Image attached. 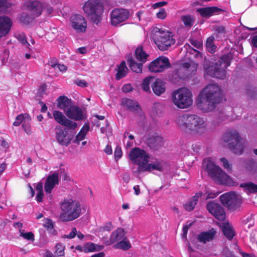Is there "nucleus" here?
<instances>
[{
  "label": "nucleus",
  "mask_w": 257,
  "mask_h": 257,
  "mask_svg": "<svg viewBox=\"0 0 257 257\" xmlns=\"http://www.w3.org/2000/svg\"><path fill=\"white\" fill-rule=\"evenodd\" d=\"M223 94L220 87L214 83L207 85L200 92L198 97V107L204 112L214 110L216 105L223 99Z\"/></svg>",
  "instance_id": "nucleus-1"
},
{
  "label": "nucleus",
  "mask_w": 257,
  "mask_h": 257,
  "mask_svg": "<svg viewBox=\"0 0 257 257\" xmlns=\"http://www.w3.org/2000/svg\"><path fill=\"white\" fill-rule=\"evenodd\" d=\"M177 122L180 127L197 134L204 132L207 127V123L203 118L194 114L186 113L180 115Z\"/></svg>",
  "instance_id": "nucleus-2"
},
{
  "label": "nucleus",
  "mask_w": 257,
  "mask_h": 257,
  "mask_svg": "<svg viewBox=\"0 0 257 257\" xmlns=\"http://www.w3.org/2000/svg\"><path fill=\"white\" fill-rule=\"evenodd\" d=\"M203 164L208 175L216 183L219 184L231 185L233 181L218 166L212 162L210 159L203 161Z\"/></svg>",
  "instance_id": "nucleus-3"
},
{
  "label": "nucleus",
  "mask_w": 257,
  "mask_h": 257,
  "mask_svg": "<svg viewBox=\"0 0 257 257\" xmlns=\"http://www.w3.org/2000/svg\"><path fill=\"white\" fill-rule=\"evenodd\" d=\"M60 218L63 222H69L78 218L81 214V205L78 201L65 199L61 203Z\"/></svg>",
  "instance_id": "nucleus-4"
},
{
  "label": "nucleus",
  "mask_w": 257,
  "mask_h": 257,
  "mask_svg": "<svg viewBox=\"0 0 257 257\" xmlns=\"http://www.w3.org/2000/svg\"><path fill=\"white\" fill-rule=\"evenodd\" d=\"M232 59V56L230 53L222 55L217 62L205 69L206 74L212 77L224 79L226 74L225 69L230 66Z\"/></svg>",
  "instance_id": "nucleus-5"
},
{
  "label": "nucleus",
  "mask_w": 257,
  "mask_h": 257,
  "mask_svg": "<svg viewBox=\"0 0 257 257\" xmlns=\"http://www.w3.org/2000/svg\"><path fill=\"white\" fill-rule=\"evenodd\" d=\"M83 10L93 24L98 25L100 23L104 8L100 0H88Z\"/></svg>",
  "instance_id": "nucleus-6"
},
{
  "label": "nucleus",
  "mask_w": 257,
  "mask_h": 257,
  "mask_svg": "<svg viewBox=\"0 0 257 257\" xmlns=\"http://www.w3.org/2000/svg\"><path fill=\"white\" fill-rule=\"evenodd\" d=\"M222 140L228 143V148L235 154L241 155L243 153L244 141L236 130L231 129L226 131L223 136Z\"/></svg>",
  "instance_id": "nucleus-7"
},
{
  "label": "nucleus",
  "mask_w": 257,
  "mask_h": 257,
  "mask_svg": "<svg viewBox=\"0 0 257 257\" xmlns=\"http://www.w3.org/2000/svg\"><path fill=\"white\" fill-rule=\"evenodd\" d=\"M193 95L191 91L186 87L180 88L174 90L172 94L174 104L178 108H188L193 104Z\"/></svg>",
  "instance_id": "nucleus-8"
},
{
  "label": "nucleus",
  "mask_w": 257,
  "mask_h": 257,
  "mask_svg": "<svg viewBox=\"0 0 257 257\" xmlns=\"http://www.w3.org/2000/svg\"><path fill=\"white\" fill-rule=\"evenodd\" d=\"M154 40L159 49L165 51L175 43L172 33L159 29L154 36Z\"/></svg>",
  "instance_id": "nucleus-9"
},
{
  "label": "nucleus",
  "mask_w": 257,
  "mask_h": 257,
  "mask_svg": "<svg viewBox=\"0 0 257 257\" xmlns=\"http://www.w3.org/2000/svg\"><path fill=\"white\" fill-rule=\"evenodd\" d=\"M219 199L222 204L231 211L238 210L242 204L240 197L234 192L224 193L220 196Z\"/></svg>",
  "instance_id": "nucleus-10"
},
{
  "label": "nucleus",
  "mask_w": 257,
  "mask_h": 257,
  "mask_svg": "<svg viewBox=\"0 0 257 257\" xmlns=\"http://www.w3.org/2000/svg\"><path fill=\"white\" fill-rule=\"evenodd\" d=\"M149 155L147 152L139 148H134L131 150L129 154V159L132 162L138 165H145L149 162Z\"/></svg>",
  "instance_id": "nucleus-11"
},
{
  "label": "nucleus",
  "mask_w": 257,
  "mask_h": 257,
  "mask_svg": "<svg viewBox=\"0 0 257 257\" xmlns=\"http://www.w3.org/2000/svg\"><path fill=\"white\" fill-rule=\"evenodd\" d=\"M171 67L169 59L164 56L159 57L148 65L149 71L154 73L162 72Z\"/></svg>",
  "instance_id": "nucleus-12"
},
{
  "label": "nucleus",
  "mask_w": 257,
  "mask_h": 257,
  "mask_svg": "<svg viewBox=\"0 0 257 257\" xmlns=\"http://www.w3.org/2000/svg\"><path fill=\"white\" fill-rule=\"evenodd\" d=\"M206 209L216 219L224 221L226 218V212L220 204L214 201H209L206 204Z\"/></svg>",
  "instance_id": "nucleus-13"
},
{
  "label": "nucleus",
  "mask_w": 257,
  "mask_h": 257,
  "mask_svg": "<svg viewBox=\"0 0 257 257\" xmlns=\"http://www.w3.org/2000/svg\"><path fill=\"white\" fill-rule=\"evenodd\" d=\"M130 16L129 11L124 9H115L111 13V24L116 26L126 20Z\"/></svg>",
  "instance_id": "nucleus-14"
},
{
  "label": "nucleus",
  "mask_w": 257,
  "mask_h": 257,
  "mask_svg": "<svg viewBox=\"0 0 257 257\" xmlns=\"http://www.w3.org/2000/svg\"><path fill=\"white\" fill-rule=\"evenodd\" d=\"M55 131L56 139L60 145L67 147L70 144L73 137L68 134L66 128L58 125L56 127Z\"/></svg>",
  "instance_id": "nucleus-15"
},
{
  "label": "nucleus",
  "mask_w": 257,
  "mask_h": 257,
  "mask_svg": "<svg viewBox=\"0 0 257 257\" xmlns=\"http://www.w3.org/2000/svg\"><path fill=\"white\" fill-rule=\"evenodd\" d=\"M72 27L78 33H84L87 28V21L85 18L80 14L73 15L71 18Z\"/></svg>",
  "instance_id": "nucleus-16"
},
{
  "label": "nucleus",
  "mask_w": 257,
  "mask_h": 257,
  "mask_svg": "<svg viewBox=\"0 0 257 257\" xmlns=\"http://www.w3.org/2000/svg\"><path fill=\"white\" fill-rule=\"evenodd\" d=\"M41 0H30L27 5V9L33 18L39 17L43 11L42 4Z\"/></svg>",
  "instance_id": "nucleus-17"
},
{
  "label": "nucleus",
  "mask_w": 257,
  "mask_h": 257,
  "mask_svg": "<svg viewBox=\"0 0 257 257\" xmlns=\"http://www.w3.org/2000/svg\"><path fill=\"white\" fill-rule=\"evenodd\" d=\"M164 165L162 161H158L154 162L153 163H148L145 165H141L140 167H138L136 172L138 173L144 172H151L152 170H157L159 171H163Z\"/></svg>",
  "instance_id": "nucleus-18"
},
{
  "label": "nucleus",
  "mask_w": 257,
  "mask_h": 257,
  "mask_svg": "<svg viewBox=\"0 0 257 257\" xmlns=\"http://www.w3.org/2000/svg\"><path fill=\"white\" fill-rule=\"evenodd\" d=\"M147 144L151 150L157 151L164 145L163 139L159 136H150L147 139Z\"/></svg>",
  "instance_id": "nucleus-19"
},
{
  "label": "nucleus",
  "mask_w": 257,
  "mask_h": 257,
  "mask_svg": "<svg viewBox=\"0 0 257 257\" xmlns=\"http://www.w3.org/2000/svg\"><path fill=\"white\" fill-rule=\"evenodd\" d=\"M121 104L123 107L127 110L134 113H139L141 108L138 102L130 98L122 99Z\"/></svg>",
  "instance_id": "nucleus-20"
},
{
  "label": "nucleus",
  "mask_w": 257,
  "mask_h": 257,
  "mask_svg": "<svg viewBox=\"0 0 257 257\" xmlns=\"http://www.w3.org/2000/svg\"><path fill=\"white\" fill-rule=\"evenodd\" d=\"M59 181V174L58 173L55 172L49 175L46 179L44 186L46 193H51L55 185L58 184Z\"/></svg>",
  "instance_id": "nucleus-21"
},
{
  "label": "nucleus",
  "mask_w": 257,
  "mask_h": 257,
  "mask_svg": "<svg viewBox=\"0 0 257 257\" xmlns=\"http://www.w3.org/2000/svg\"><path fill=\"white\" fill-rule=\"evenodd\" d=\"M12 25L10 18L0 17V37H4L10 32Z\"/></svg>",
  "instance_id": "nucleus-22"
},
{
  "label": "nucleus",
  "mask_w": 257,
  "mask_h": 257,
  "mask_svg": "<svg viewBox=\"0 0 257 257\" xmlns=\"http://www.w3.org/2000/svg\"><path fill=\"white\" fill-rule=\"evenodd\" d=\"M66 115L70 118L76 120H80L83 119L82 111L78 106L72 105L66 112Z\"/></svg>",
  "instance_id": "nucleus-23"
},
{
  "label": "nucleus",
  "mask_w": 257,
  "mask_h": 257,
  "mask_svg": "<svg viewBox=\"0 0 257 257\" xmlns=\"http://www.w3.org/2000/svg\"><path fill=\"white\" fill-rule=\"evenodd\" d=\"M197 11L202 17L209 18L214 14H219L220 12H223V10L217 7H211L200 8L197 9Z\"/></svg>",
  "instance_id": "nucleus-24"
},
{
  "label": "nucleus",
  "mask_w": 257,
  "mask_h": 257,
  "mask_svg": "<svg viewBox=\"0 0 257 257\" xmlns=\"http://www.w3.org/2000/svg\"><path fill=\"white\" fill-rule=\"evenodd\" d=\"M153 92L157 96L164 94L166 91V83L162 80L157 78L152 84Z\"/></svg>",
  "instance_id": "nucleus-25"
},
{
  "label": "nucleus",
  "mask_w": 257,
  "mask_h": 257,
  "mask_svg": "<svg viewBox=\"0 0 257 257\" xmlns=\"http://www.w3.org/2000/svg\"><path fill=\"white\" fill-rule=\"evenodd\" d=\"M57 101L58 102V108L64 110L65 112V113L72 105L71 100L69 99L67 96H59L57 98Z\"/></svg>",
  "instance_id": "nucleus-26"
},
{
  "label": "nucleus",
  "mask_w": 257,
  "mask_h": 257,
  "mask_svg": "<svg viewBox=\"0 0 257 257\" xmlns=\"http://www.w3.org/2000/svg\"><path fill=\"white\" fill-rule=\"evenodd\" d=\"M127 62L130 68L134 72L137 73H141L143 70V64L144 63L140 62L137 63L133 59L132 55H130L127 57Z\"/></svg>",
  "instance_id": "nucleus-27"
},
{
  "label": "nucleus",
  "mask_w": 257,
  "mask_h": 257,
  "mask_svg": "<svg viewBox=\"0 0 257 257\" xmlns=\"http://www.w3.org/2000/svg\"><path fill=\"white\" fill-rule=\"evenodd\" d=\"M216 234V231L213 228H211L206 232H202L198 235V240L203 243H206L212 240Z\"/></svg>",
  "instance_id": "nucleus-28"
},
{
  "label": "nucleus",
  "mask_w": 257,
  "mask_h": 257,
  "mask_svg": "<svg viewBox=\"0 0 257 257\" xmlns=\"http://www.w3.org/2000/svg\"><path fill=\"white\" fill-rule=\"evenodd\" d=\"M123 239H126V236L124 230L121 228H118L112 232L110 237L111 243L118 242Z\"/></svg>",
  "instance_id": "nucleus-29"
},
{
  "label": "nucleus",
  "mask_w": 257,
  "mask_h": 257,
  "mask_svg": "<svg viewBox=\"0 0 257 257\" xmlns=\"http://www.w3.org/2000/svg\"><path fill=\"white\" fill-rule=\"evenodd\" d=\"M201 192H197L195 195L187 203L183 205L184 209L187 211H192L196 206L197 202L200 197L202 196Z\"/></svg>",
  "instance_id": "nucleus-30"
},
{
  "label": "nucleus",
  "mask_w": 257,
  "mask_h": 257,
  "mask_svg": "<svg viewBox=\"0 0 257 257\" xmlns=\"http://www.w3.org/2000/svg\"><path fill=\"white\" fill-rule=\"evenodd\" d=\"M128 69L126 66L125 62L122 61L118 66L117 73L115 74V79L119 80L125 77L128 73Z\"/></svg>",
  "instance_id": "nucleus-31"
},
{
  "label": "nucleus",
  "mask_w": 257,
  "mask_h": 257,
  "mask_svg": "<svg viewBox=\"0 0 257 257\" xmlns=\"http://www.w3.org/2000/svg\"><path fill=\"white\" fill-rule=\"evenodd\" d=\"M135 56L138 61L145 63L147 61L149 55L144 51L143 46H139L135 50Z\"/></svg>",
  "instance_id": "nucleus-32"
},
{
  "label": "nucleus",
  "mask_w": 257,
  "mask_h": 257,
  "mask_svg": "<svg viewBox=\"0 0 257 257\" xmlns=\"http://www.w3.org/2000/svg\"><path fill=\"white\" fill-rule=\"evenodd\" d=\"M44 227L46 228L48 232L52 235H56L57 231L54 229L55 222L52 219L46 218L44 219Z\"/></svg>",
  "instance_id": "nucleus-33"
},
{
  "label": "nucleus",
  "mask_w": 257,
  "mask_h": 257,
  "mask_svg": "<svg viewBox=\"0 0 257 257\" xmlns=\"http://www.w3.org/2000/svg\"><path fill=\"white\" fill-rule=\"evenodd\" d=\"M222 232L224 236L229 240H231L235 235V230L228 224L223 226Z\"/></svg>",
  "instance_id": "nucleus-34"
},
{
  "label": "nucleus",
  "mask_w": 257,
  "mask_h": 257,
  "mask_svg": "<svg viewBox=\"0 0 257 257\" xmlns=\"http://www.w3.org/2000/svg\"><path fill=\"white\" fill-rule=\"evenodd\" d=\"M240 187L243 188L245 192L249 193L257 192V184L251 182L242 183L240 185Z\"/></svg>",
  "instance_id": "nucleus-35"
},
{
  "label": "nucleus",
  "mask_w": 257,
  "mask_h": 257,
  "mask_svg": "<svg viewBox=\"0 0 257 257\" xmlns=\"http://www.w3.org/2000/svg\"><path fill=\"white\" fill-rule=\"evenodd\" d=\"M181 20L183 23L184 26L188 28H191L194 23V17L189 15L182 16Z\"/></svg>",
  "instance_id": "nucleus-36"
},
{
  "label": "nucleus",
  "mask_w": 257,
  "mask_h": 257,
  "mask_svg": "<svg viewBox=\"0 0 257 257\" xmlns=\"http://www.w3.org/2000/svg\"><path fill=\"white\" fill-rule=\"evenodd\" d=\"M214 38L213 36H210L207 39L206 47L207 51L210 53H213L215 52L216 46L214 44Z\"/></svg>",
  "instance_id": "nucleus-37"
},
{
  "label": "nucleus",
  "mask_w": 257,
  "mask_h": 257,
  "mask_svg": "<svg viewBox=\"0 0 257 257\" xmlns=\"http://www.w3.org/2000/svg\"><path fill=\"white\" fill-rule=\"evenodd\" d=\"M52 114L55 120L61 125L62 124L66 118L62 112L58 110H54L52 112Z\"/></svg>",
  "instance_id": "nucleus-38"
},
{
  "label": "nucleus",
  "mask_w": 257,
  "mask_h": 257,
  "mask_svg": "<svg viewBox=\"0 0 257 257\" xmlns=\"http://www.w3.org/2000/svg\"><path fill=\"white\" fill-rule=\"evenodd\" d=\"M164 105L160 102H155L154 103L152 110L157 115L160 116L162 114L164 111Z\"/></svg>",
  "instance_id": "nucleus-39"
},
{
  "label": "nucleus",
  "mask_w": 257,
  "mask_h": 257,
  "mask_svg": "<svg viewBox=\"0 0 257 257\" xmlns=\"http://www.w3.org/2000/svg\"><path fill=\"white\" fill-rule=\"evenodd\" d=\"M154 78L153 77L148 76L143 80L142 84V88L144 91L151 92L150 84L151 80H152Z\"/></svg>",
  "instance_id": "nucleus-40"
},
{
  "label": "nucleus",
  "mask_w": 257,
  "mask_h": 257,
  "mask_svg": "<svg viewBox=\"0 0 257 257\" xmlns=\"http://www.w3.org/2000/svg\"><path fill=\"white\" fill-rule=\"evenodd\" d=\"M131 247L130 242L128 240H125V239H123L115 244L116 248H120L124 250L128 249Z\"/></svg>",
  "instance_id": "nucleus-41"
},
{
  "label": "nucleus",
  "mask_w": 257,
  "mask_h": 257,
  "mask_svg": "<svg viewBox=\"0 0 257 257\" xmlns=\"http://www.w3.org/2000/svg\"><path fill=\"white\" fill-rule=\"evenodd\" d=\"M25 118L31 119L30 115L27 113L20 114L17 115L15 121L13 122V125L16 126H19Z\"/></svg>",
  "instance_id": "nucleus-42"
},
{
  "label": "nucleus",
  "mask_w": 257,
  "mask_h": 257,
  "mask_svg": "<svg viewBox=\"0 0 257 257\" xmlns=\"http://www.w3.org/2000/svg\"><path fill=\"white\" fill-rule=\"evenodd\" d=\"M244 167L248 171H254L256 169V163L253 160H248L244 161Z\"/></svg>",
  "instance_id": "nucleus-43"
},
{
  "label": "nucleus",
  "mask_w": 257,
  "mask_h": 257,
  "mask_svg": "<svg viewBox=\"0 0 257 257\" xmlns=\"http://www.w3.org/2000/svg\"><path fill=\"white\" fill-rule=\"evenodd\" d=\"M65 246L61 243H58L55 245V254L57 256H63L65 254Z\"/></svg>",
  "instance_id": "nucleus-44"
},
{
  "label": "nucleus",
  "mask_w": 257,
  "mask_h": 257,
  "mask_svg": "<svg viewBox=\"0 0 257 257\" xmlns=\"http://www.w3.org/2000/svg\"><path fill=\"white\" fill-rule=\"evenodd\" d=\"M188 41L193 46L198 49H201L203 47L202 41L201 40L190 38Z\"/></svg>",
  "instance_id": "nucleus-45"
},
{
  "label": "nucleus",
  "mask_w": 257,
  "mask_h": 257,
  "mask_svg": "<svg viewBox=\"0 0 257 257\" xmlns=\"http://www.w3.org/2000/svg\"><path fill=\"white\" fill-rule=\"evenodd\" d=\"M62 125L72 130H75L77 127V124L76 122L72 121L67 118H66Z\"/></svg>",
  "instance_id": "nucleus-46"
},
{
  "label": "nucleus",
  "mask_w": 257,
  "mask_h": 257,
  "mask_svg": "<svg viewBox=\"0 0 257 257\" xmlns=\"http://www.w3.org/2000/svg\"><path fill=\"white\" fill-rule=\"evenodd\" d=\"M220 161L222 163L224 168L226 169L229 173H231L232 171V165L229 163L228 160L225 158H221L220 159Z\"/></svg>",
  "instance_id": "nucleus-47"
},
{
  "label": "nucleus",
  "mask_w": 257,
  "mask_h": 257,
  "mask_svg": "<svg viewBox=\"0 0 257 257\" xmlns=\"http://www.w3.org/2000/svg\"><path fill=\"white\" fill-rule=\"evenodd\" d=\"M34 19V18H33L31 16H30L28 14H23L20 17V21L23 24L28 25Z\"/></svg>",
  "instance_id": "nucleus-48"
},
{
  "label": "nucleus",
  "mask_w": 257,
  "mask_h": 257,
  "mask_svg": "<svg viewBox=\"0 0 257 257\" xmlns=\"http://www.w3.org/2000/svg\"><path fill=\"white\" fill-rule=\"evenodd\" d=\"M191 67V65L189 62H184L182 63L180 68L175 70V72L178 77L181 78V76L179 74V71H182L183 69H188Z\"/></svg>",
  "instance_id": "nucleus-49"
},
{
  "label": "nucleus",
  "mask_w": 257,
  "mask_h": 257,
  "mask_svg": "<svg viewBox=\"0 0 257 257\" xmlns=\"http://www.w3.org/2000/svg\"><path fill=\"white\" fill-rule=\"evenodd\" d=\"M95 243L88 242L84 243V252L88 253L94 251Z\"/></svg>",
  "instance_id": "nucleus-50"
},
{
  "label": "nucleus",
  "mask_w": 257,
  "mask_h": 257,
  "mask_svg": "<svg viewBox=\"0 0 257 257\" xmlns=\"http://www.w3.org/2000/svg\"><path fill=\"white\" fill-rule=\"evenodd\" d=\"M16 38L23 44H28V45H30L28 43L26 35L24 33H18L15 35Z\"/></svg>",
  "instance_id": "nucleus-51"
},
{
  "label": "nucleus",
  "mask_w": 257,
  "mask_h": 257,
  "mask_svg": "<svg viewBox=\"0 0 257 257\" xmlns=\"http://www.w3.org/2000/svg\"><path fill=\"white\" fill-rule=\"evenodd\" d=\"M20 236H22L25 239L32 241H33L35 240L34 234L32 232H28L27 233H24L21 232L20 234Z\"/></svg>",
  "instance_id": "nucleus-52"
},
{
  "label": "nucleus",
  "mask_w": 257,
  "mask_h": 257,
  "mask_svg": "<svg viewBox=\"0 0 257 257\" xmlns=\"http://www.w3.org/2000/svg\"><path fill=\"white\" fill-rule=\"evenodd\" d=\"M11 6L8 0H0V11L5 12L7 9Z\"/></svg>",
  "instance_id": "nucleus-53"
},
{
  "label": "nucleus",
  "mask_w": 257,
  "mask_h": 257,
  "mask_svg": "<svg viewBox=\"0 0 257 257\" xmlns=\"http://www.w3.org/2000/svg\"><path fill=\"white\" fill-rule=\"evenodd\" d=\"M77 234V229L76 227L72 228L71 231L68 234H64L62 237L63 238L72 239L74 238Z\"/></svg>",
  "instance_id": "nucleus-54"
},
{
  "label": "nucleus",
  "mask_w": 257,
  "mask_h": 257,
  "mask_svg": "<svg viewBox=\"0 0 257 257\" xmlns=\"http://www.w3.org/2000/svg\"><path fill=\"white\" fill-rule=\"evenodd\" d=\"M122 150L120 147L117 146L116 147L115 151H114V158L116 161L119 160L122 156Z\"/></svg>",
  "instance_id": "nucleus-55"
},
{
  "label": "nucleus",
  "mask_w": 257,
  "mask_h": 257,
  "mask_svg": "<svg viewBox=\"0 0 257 257\" xmlns=\"http://www.w3.org/2000/svg\"><path fill=\"white\" fill-rule=\"evenodd\" d=\"M74 82L77 85L81 87H86L88 85V83L84 80L77 79Z\"/></svg>",
  "instance_id": "nucleus-56"
},
{
  "label": "nucleus",
  "mask_w": 257,
  "mask_h": 257,
  "mask_svg": "<svg viewBox=\"0 0 257 257\" xmlns=\"http://www.w3.org/2000/svg\"><path fill=\"white\" fill-rule=\"evenodd\" d=\"M84 134H83L82 135V134L78 133V134L76 135L75 139L73 140V143L76 144H79L80 142L83 140L85 138V137L84 136Z\"/></svg>",
  "instance_id": "nucleus-57"
},
{
  "label": "nucleus",
  "mask_w": 257,
  "mask_h": 257,
  "mask_svg": "<svg viewBox=\"0 0 257 257\" xmlns=\"http://www.w3.org/2000/svg\"><path fill=\"white\" fill-rule=\"evenodd\" d=\"M157 17L160 19H164L167 17V14L164 9H161L157 14Z\"/></svg>",
  "instance_id": "nucleus-58"
},
{
  "label": "nucleus",
  "mask_w": 257,
  "mask_h": 257,
  "mask_svg": "<svg viewBox=\"0 0 257 257\" xmlns=\"http://www.w3.org/2000/svg\"><path fill=\"white\" fill-rule=\"evenodd\" d=\"M214 30L218 34H224L226 32L225 28L223 26H216L214 28Z\"/></svg>",
  "instance_id": "nucleus-59"
},
{
  "label": "nucleus",
  "mask_w": 257,
  "mask_h": 257,
  "mask_svg": "<svg viewBox=\"0 0 257 257\" xmlns=\"http://www.w3.org/2000/svg\"><path fill=\"white\" fill-rule=\"evenodd\" d=\"M89 130V125L88 124H85L83 127L81 128V130L79 132V134H84V136L85 137L87 133L88 132Z\"/></svg>",
  "instance_id": "nucleus-60"
},
{
  "label": "nucleus",
  "mask_w": 257,
  "mask_h": 257,
  "mask_svg": "<svg viewBox=\"0 0 257 257\" xmlns=\"http://www.w3.org/2000/svg\"><path fill=\"white\" fill-rule=\"evenodd\" d=\"M89 130V125L88 124H85L83 127L81 128V130L79 132V134H84V136L85 137L87 133L88 132Z\"/></svg>",
  "instance_id": "nucleus-61"
},
{
  "label": "nucleus",
  "mask_w": 257,
  "mask_h": 257,
  "mask_svg": "<svg viewBox=\"0 0 257 257\" xmlns=\"http://www.w3.org/2000/svg\"><path fill=\"white\" fill-rule=\"evenodd\" d=\"M89 130V125L88 124H85L83 127L81 128V130L79 132V134H84V136L85 137L87 133L88 132Z\"/></svg>",
  "instance_id": "nucleus-62"
},
{
  "label": "nucleus",
  "mask_w": 257,
  "mask_h": 257,
  "mask_svg": "<svg viewBox=\"0 0 257 257\" xmlns=\"http://www.w3.org/2000/svg\"><path fill=\"white\" fill-rule=\"evenodd\" d=\"M191 225V224L190 223L189 225H185L183 226V228H182V231H183L182 236H183V237L185 238H187V232L188 231V229Z\"/></svg>",
  "instance_id": "nucleus-63"
},
{
  "label": "nucleus",
  "mask_w": 257,
  "mask_h": 257,
  "mask_svg": "<svg viewBox=\"0 0 257 257\" xmlns=\"http://www.w3.org/2000/svg\"><path fill=\"white\" fill-rule=\"evenodd\" d=\"M132 86L130 84H124L122 87V89L124 92H128L132 90Z\"/></svg>",
  "instance_id": "nucleus-64"
}]
</instances>
